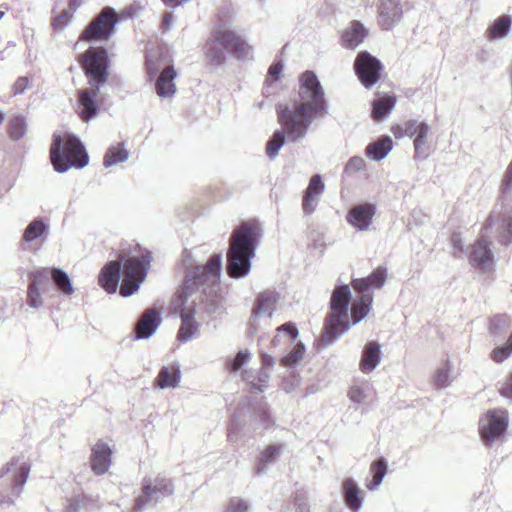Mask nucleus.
Wrapping results in <instances>:
<instances>
[{
  "label": "nucleus",
  "instance_id": "1",
  "mask_svg": "<svg viewBox=\"0 0 512 512\" xmlns=\"http://www.w3.org/2000/svg\"><path fill=\"white\" fill-rule=\"evenodd\" d=\"M298 98L292 106L279 105L277 115L282 130H276L266 144V153L274 159L285 143V137L291 142L305 138L312 123L328 114V102L324 89L316 74L304 72L300 77Z\"/></svg>",
  "mask_w": 512,
  "mask_h": 512
},
{
  "label": "nucleus",
  "instance_id": "2",
  "mask_svg": "<svg viewBox=\"0 0 512 512\" xmlns=\"http://www.w3.org/2000/svg\"><path fill=\"white\" fill-rule=\"evenodd\" d=\"M152 260L151 253L146 251L141 257L121 258L119 261L106 263L99 274V285L109 294L115 293L123 274L120 294L128 297L138 291L140 284L145 280Z\"/></svg>",
  "mask_w": 512,
  "mask_h": 512
},
{
  "label": "nucleus",
  "instance_id": "3",
  "mask_svg": "<svg viewBox=\"0 0 512 512\" xmlns=\"http://www.w3.org/2000/svg\"><path fill=\"white\" fill-rule=\"evenodd\" d=\"M262 236V230L256 220L242 222L233 230L227 252L226 270L232 278H243L251 270V260Z\"/></svg>",
  "mask_w": 512,
  "mask_h": 512
},
{
  "label": "nucleus",
  "instance_id": "4",
  "mask_svg": "<svg viewBox=\"0 0 512 512\" xmlns=\"http://www.w3.org/2000/svg\"><path fill=\"white\" fill-rule=\"evenodd\" d=\"M84 67L89 79L90 89L79 91L78 115L88 122L95 118L99 112L96 101L100 87L107 81V51L103 47H91L84 54Z\"/></svg>",
  "mask_w": 512,
  "mask_h": 512
},
{
  "label": "nucleus",
  "instance_id": "5",
  "mask_svg": "<svg viewBox=\"0 0 512 512\" xmlns=\"http://www.w3.org/2000/svg\"><path fill=\"white\" fill-rule=\"evenodd\" d=\"M50 159L58 173H64L71 167L83 168L88 164V154L84 145L72 134H53Z\"/></svg>",
  "mask_w": 512,
  "mask_h": 512
},
{
  "label": "nucleus",
  "instance_id": "6",
  "mask_svg": "<svg viewBox=\"0 0 512 512\" xmlns=\"http://www.w3.org/2000/svg\"><path fill=\"white\" fill-rule=\"evenodd\" d=\"M351 291L348 285L336 287L330 299L331 314L326 322V330L322 336L325 345H331L339 336L349 329L348 307Z\"/></svg>",
  "mask_w": 512,
  "mask_h": 512
},
{
  "label": "nucleus",
  "instance_id": "7",
  "mask_svg": "<svg viewBox=\"0 0 512 512\" xmlns=\"http://www.w3.org/2000/svg\"><path fill=\"white\" fill-rule=\"evenodd\" d=\"M30 472V465L22 458L10 461L0 473V505H13L20 496Z\"/></svg>",
  "mask_w": 512,
  "mask_h": 512
},
{
  "label": "nucleus",
  "instance_id": "8",
  "mask_svg": "<svg viewBox=\"0 0 512 512\" xmlns=\"http://www.w3.org/2000/svg\"><path fill=\"white\" fill-rule=\"evenodd\" d=\"M221 270V254L211 256L205 265H198L193 270H190L179 294L181 303H184L192 295L193 291L200 286H213L217 283Z\"/></svg>",
  "mask_w": 512,
  "mask_h": 512
},
{
  "label": "nucleus",
  "instance_id": "9",
  "mask_svg": "<svg viewBox=\"0 0 512 512\" xmlns=\"http://www.w3.org/2000/svg\"><path fill=\"white\" fill-rule=\"evenodd\" d=\"M509 416L504 409L488 410L479 420L480 437L484 446L493 447L504 440Z\"/></svg>",
  "mask_w": 512,
  "mask_h": 512
},
{
  "label": "nucleus",
  "instance_id": "10",
  "mask_svg": "<svg viewBox=\"0 0 512 512\" xmlns=\"http://www.w3.org/2000/svg\"><path fill=\"white\" fill-rule=\"evenodd\" d=\"M174 485L172 481L162 475L155 479L144 478L142 483V494L135 499L134 511L138 512L147 505L155 504L161 499L172 495Z\"/></svg>",
  "mask_w": 512,
  "mask_h": 512
},
{
  "label": "nucleus",
  "instance_id": "11",
  "mask_svg": "<svg viewBox=\"0 0 512 512\" xmlns=\"http://www.w3.org/2000/svg\"><path fill=\"white\" fill-rule=\"evenodd\" d=\"M118 22L116 11L112 7H104L87 25L80 38L88 42L107 40L114 34Z\"/></svg>",
  "mask_w": 512,
  "mask_h": 512
},
{
  "label": "nucleus",
  "instance_id": "12",
  "mask_svg": "<svg viewBox=\"0 0 512 512\" xmlns=\"http://www.w3.org/2000/svg\"><path fill=\"white\" fill-rule=\"evenodd\" d=\"M228 28L219 25L216 26L204 46L205 58L210 66L220 67L226 61L227 53H230L228 45Z\"/></svg>",
  "mask_w": 512,
  "mask_h": 512
},
{
  "label": "nucleus",
  "instance_id": "13",
  "mask_svg": "<svg viewBox=\"0 0 512 512\" xmlns=\"http://www.w3.org/2000/svg\"><path fill=\"white\" fill-rule=\"evenodd\" d=\"M357 77L366 88H371L380 78L381 62L367 51L360 52L354 62Z\"/></svg>",
  "mask_w": 512,
  "mask_h": 512
},
{
  "label": "nucleus",
  "instance_id": "14",
  "mask_svg": "<svg viewBox=\"0 0 512 512\" xmlns=\"http://www.w3.org/2000/svg\"><path fill=\"white\" fill-rule=\"evenodd\" d=\"M403 9L400 0H379L378 23L384 30H390L400 22Z\"/></svg>",
  "mask_w": 512,
  "mask_h": 512
},
{
  "label": "nucleus",
  "instance_id": "15",
  "mask_svg": "<svg viewBox=\"0 0 512 512\" xmlns=\"http://www.w3.org/2000/svg\"><path fill=\"white\" fill-rule=\"evenodd\" d=\"M376 207L370 203L353 206L346 215V221L358 231H367L372 224Z\"/></svg>",
  "mask_w": 512,
  "mask_h": 512
},
{
  "label": "nucleus",
  "instance_id": "16",
  "mask_svg": "<svg viewBox=\"0 0 512 512\" xmlns=\"http://www.w3.org/2000/svg\"><path fill=\"white\" fill-rule=\"evenodd\" d=\"M484 230L486 234L497 233L498 241L502 245L508 246L512 242V215L508 213L495 219V215L492 213Z\"/></svg>",
  "mask_w": 512,
  "mask_h": 512
},
{
  "label": "nucleus",
  "instance_id": "17",
  "mask_svg": "<svg viewBox=\"0 0 512 512\" xmlns=\"http://www.w3.org/2000/svg\"><path fill=\"white\" fill-rule=\"evenodd\" d=\"M111 456L110 446L103 441H98L92 448L90 458L92 471L97 475L106 473L111 465Z\"/></svg>",
  "mask_w": 512,
  "mask_h": 512
},
{
  "label": "nucleus",
  "instance_id": "18",
  "mask_svg": "<svg viewBox=\"0 0 512 512\" xmlns=\"http://www.w3.org/2000/svg\"><path fill=\"white\" fill-rule=\"evenodd\" d=\"M341 492L344 502L351 512H359L362 509L364 501L363 491L354 479H344L341 485Z\"/></svg>",
  "mask_w": 512,
  "mask_h": 512
},
{
  "label": "nucleus",
  "instance_id": "19",
  "mask_svg": "<svg viewBox=\"0 0 512 512\" xmlns=\"http://www.w3.org/2000/svg\"><path fill=\"white\" fill-rule=\"evenodd\" d=\"M325 185L319 174H315L310 178L308 187L303 196V212L306 215L312 214L319 202V197L323 193Z\"/></svg>",
  "mask_w": 512,
  "mask_h": 512
},
{
  "label": "nucleus",
  "instance_id": "20",
  "mask_svg": "<svg viewBox=\"0 0 512 512\" xmlns=\"http://www.w3.org/2000/svg\"><path fill=\"white\" fill-rule=\"evenodd\" d=\"M381 362V345L377 341L368 342L362 350L359 369L364 374H370Z\"/></svg>",
  "mask_w": 512,
  "mask_h": 512
},
{
  "label": "nucleus",
  "instance_id": "21",
  "mask_svg": "<svg viewBox=\"0 0 512 512\" xmlns=\"http://www.w3.org/2000/svg\"><path fill=\"white\" fill-rule=\"evenodd\" d=\"M181 369L180 364L173 362L169 365H164L160 368V371L155 379V385L162 390L174 389L178 387L181 381Z\"/></svg>",
  "mask_w": 512,
  "mask_h": 512
},
{
  "label": "nucleus",
  "instance_id": "22",
  "mask_svg": "<svg viewBox=\"0 0 512 512\" xmlns=\"http://www.w3.org/2000/svg\"><path fill=\"white\" fill-rule=\"evenodd\" d=\"M161 323L159 313L154 309L146 310L136 325V339H148Z\"/></svg>",
  "mask_w": 512,
  "mask_h": 512
},
{
  "label": "nucleus",
  "instance_id": "23",
  "mask_svg": "<svg viewBox=\"0 0 512 512\" xmlns=\"http://www.w3.org/2000/svg\"><path fill=\"white\" fill-rule=\"evenodd\" d=\"M278 300L279 294L275 291L266 290L259 293L255 301L254 318L257 319L264 316L270 318Z\"/></svg>",
  "mask_w": 512,
  "mask_h": 512
},
{
  "label": "nucleus",
  "instance_id": "24",
  "mask_svg": "<svg viewBox=\"0 0 512 512\" xmlns=\"http://www.w3.org/2000/svg\"><path fill=\"white\" fill-rule=\"evenodd\" d=\"M387 278V270L383 267H378L368 277L361 279H354L352 286L354 290L360 293H370L371 288H381Z\"/></svg>",
  "mask_w": 512,
  "mask_h": 512
},
{
  "label": "nucleus",
  "instance_id": "25",
  "mask_svg": "<svg viewBox=\"0 0 512 512\" xmlns=\"http://www.w3.org/2000/svg\"><path fill=\"white\" fill-rule=\"evenodd\" d=\"M175 77L176 72L173 66H167L160 72L155 83V90L159 97L170 98L174 96L176 92Z\"/></svg>",
  "mask_w": 512,
  "mask_h": 512
},
{
  "label": "nucleus",
  "instance_id": "26",
  "mask_svg": "<svg viewBox=\"0 0 512 512\" xmlns=\"http://www.w3.org/2000/svg\"><path fill=\"white\" fill-rule=\"evenodd\" d=\"M470 263L474 267L481 269L489 268L492 265L493 254L486 241L480 239L472 246L470 252Z\"/></svg>",
  "mask_w": 512,
  "mask_h": 512
},
{
  "label": "nucleus",
  "instance_id": "27",
  "mask_svg": "<svg viewBox=\"0 0 512 512\" xmlns=\"http://www.w3.org/2000/svg\"><path fill=\"white\" fill-rule=\"evenodd\" d=\"M368 30L358 21H354L342 33L341 44L346 49L354 50L367 37Z\"/></svg>",
  "mask_w": 512,
  "mask_h": 512
},
{
  "label": "nucleus",
  "instance_id": "28",
  "mask_svg": "<svg viewBox=\"0 0 512 512\" xmlns=\"http://www.w3.org/2000/svg\"><path fill=\"white\" fill-rule=\"evenodd\" d=\"M240 377L249 385L252 392H264L268 387L270 373L265 369L258 371L244 369L241 371Z\"/></svg>",
  "mask_w": 512,
  "mask_h": 512
},
{
  "label": "nucleus",
  "instance_id": "29",
  "mask_svg": "<svg viewBox=\"0 0 512 512\" xmlns=\"http://www.w3.org/2000/svg\"><path fill=\"white\" fill-rule=\"evenodd\" d=\"M298 329L294 323L288 322L277 328V334L272 340L274 348L290 347L298 337Z\"/></svg>",
  "mask_w": 512,
  "mask_h": 512
},
{
  "label": "nucleus",
  "instance_id": "30",
  "mask_svg": "<svg viewBox=\"0 0 512 512\" xmlns=\"http://www.w3.org/2000/svg\"><path fill=\"white\" fill-rule=\"evenodd\" d=\"M372 300L371 293H362L358 299L354 300L351 307L352 324L359 323L367 316L371 309Z\"/></svg>",
  "mask_w": 512,
  "mask_h": 512
},
{
  "label": "nucleus",
  "instance_id": "31",
  "mask_svg": "<svg viewBox=\"0 0 512 512\" xmlns=\"http://www.w3.org/2000/svg\"><path fill=\"white\" fill-rule=\"evenodd\" d=\"M392 146V139L389 136H384L366 147V155L372 160L380 161L388 155Z\"/></svg>",
  "mask_w": 512,
  "mask_h": 512
},
{
  "label": "nucleus",
  "instance_id": "32",
  "mask_svg": "<svg viewBox=\"0 0 512 512\" xmlns=\"http://www.w3.org/2000/svg\"><path fill=\"white\" fill-rule=\"evenodd\" d=\"M181 327L178 332V340L185 343L193 339L199 333L198 324L193 319V313L182 312L181 313Z\"/></svg>",
  "mask_w": 512,
  "mask_h": 512
},
{
  "label": "nucleus",
  "instance_id": "33",
  "mask_svg": "<svg viewBox=\"0 0 512 512\" xmlns=\"http://www.w3.org/2000/svg\"><path fill=\"white\" fill-rule=\"evenodd\" d=\"M512 17L510 15H502L498 17L492 25L487 29V37L489 40H497L506 37L511 29Z\"/></svg>",
  "mask_w": 512,
  "mask_h": 512
},
{
  "label": "nucleus",
  "instance_id": "34",
  "mask_svg": "<svg viewBox=\"0 0 512 512\" xmlns=\"http://www.w3.org/2000/svg\"><path fill=\"white\" fill-rule=\"evenodd\" d=\"M284 444H272L265 448L261 453L256 473L262 474L267 470V466L276 462L284 450Z\"/></svg>",
  "mask_w": 512,
  "mask_h": 512
},
{
  "label": "nucleus",
  "instance_id": "35",
  "mask_svg": "<svg viewBox=\"0 0 512 512\" xmlns=\"http://www.w3.org/2000/svg\"><path fill=\"white\" fill-rule=\"evenodd\" d=\"M395 104V96H384L374 100L372 102V118L378 121L383 120L390 114Z\"/></svg>",
  "mask_w": 512,
  "mask_h": 512
},
{
  "label": "nucleus",
  "instance_id": "36",
  "mask_svg": "<svg viewBox=\"0 0 512 512\" xmlns=\"http://www.w3.org/2000/svg\"><path fill=\"white\" fill-rule=\"evenodd\" d=\"M226 39L228 40L230 53H233L237 58H246L252 52V46L229 28L228 38Z\"/></svg>",
  "mask_w": 512,
  "mask_h": 512
},
{
  "label": "nucleus",
  "instance_id": "37",
  "mask_svg": "<svg viewBox=\"0 0 512 512\" xmlns=\"http://www.w3.org/2000/svg\"><path fill=\"white\" fill-rule=\"evenodd\" d=\"M388 464L386 459L379 458L371 464L370 471L372 473V480L366 484L367 489L370 491L377 490L382 483L385 475L387 474Z\"/></svg>",
  "mask_w": 512,
  "mask_h": 512
},
{
  "label": "nucleus",
  "instance_id": "38",
  "mask_svg": "<svg viewBox=\"0 0 512 512\" xmlns=\"http://www.w3.org/2000/svg\"><path fill=\"white\" fill-rule=\"evenodd\" d=\"M49 226L40 218L31 221L23 233L25 242H32L48 233Z\"/></svg>",
  "mask_w": 512,
  "mask_h": 512
},
{
  "label": "nucleus",
  "instance_id": "39",
  "mask_svg": "<svg viewBox=\"0 0 512 512\" xmlns=\"http://www.w3.org/2000/svg\"><path fill=\"white\" fill-rule=\"evenodd\" d=\"M129 157L128 151L123 147V144H118L117 146H111L107 149L104 159L103 165L106 168L112 167L116 164L125 162Z\"/></svg>",
  "mask_w": 512,
  "mask_h": 512
},
{
  "label": "nucleus",
  "instance_id": "40",
  "mask_svg": "<svg viewBox=\"0 0 512 512\" xmlns=\"http://www.w3.org/2000/svg\"><path fill=\"white\" fill-rule=\"evenodd\" d=\"M51 278L56 285V287L65 295H72L74 293V288L71 282V279L67 272H65L61 268H52L51 269Z\"/></svg>",
  "mask_w": 512,
  "mask_h": 512
},
{
  "label": "nucleus",
  "instance_id": "41",
  "mask_svg": "<svg viewBox=\"0 0 512 512\" xmlns=\"http://www.w3.org/2000/svg\"><path fill=\"white\" fill-rule=\"evenodd\" d=\"M28 286L41 290L43 293L51 286V269L42 268L31 272Z\"/></svg>",
  "mask_w": 512,
  "mask_h": 512
},
{
  "label": "nucleus",
  "instance_id": "42",
  "mask_svg": "<svg viewBox=\"0 0 512 512\" xmlns=\"http://www.w3.org/2000/svg\"><path fill=\"white\" fill-rule=\"evenodd\" d=\"M512 324V319L506 314H498L490 319L489 333L493 337L502 336Z\"/></svg>",
  "mask_w": 512,
  "mask_h": 512
},
{
  "label": "nucleus",
  "instance_id": "43",
  "mask_svg": "<svg viewBox=\"0 0 512 512\" xmlns=\"http://www.w3.org/2000/svg\"><path fill=\"white\" fill-rule=\"evenodd\" d=\"M291 346L290 352L280 360L281 364L285 367H296L304 356L305 346L302 342L295 341Z\"/></svg>",
  "mask_w": 512,
  "mask_h": 512
},
{
  "label": "nucleus",
  "instance_id": "44",
  "mask_svg": "<svg viewBox=\"0 0 512 512\" xmlns=\"http://www.w3.org/2000/svg\"><path fill=\"white\" fill-rule=\"evenodd\" d=\"M252 353L248 349L240 350L232 359L228 360L226 368L231 374L239 372L252 359Z\"/></svg>",
  "mask_w": 512,
  "mask_h": 512
},
{
  "label": "nucleus",
  "instance_id": "45",
  "mask_svg": "<svg viewBox=\"0 0 512 512\" xmlns=\"http://www.w3.org/2000/svg\"><path fill=\"white\" fill-rule=\"evenodd\" d=\"M452 370L453 365L449 361H446L445 364L436 371L434 385L438 389H444L453 382L454 378L451 375Z\"/></svg>",
  "mask_w": 512,
  "mask_h": 512
},
{
  "label": "nucleus",
  "instance_id": "46",
  "mask_svg": "<svg viewBox=\"0 0 512 512\" xmlns=\"http://www.w3.org/2000/svg\"><path fill=\"white\" fill-rule=\"evenodd\" d=\"M27 130V119L25 116L18 115L11 119L9 136L13 141L22 139L26 135Z\"/></svg>",
  "mask_w": 512,
  "mask_h": 512
},
{
  "label": "nucleus",
  "instance_id": "47",
  "mask_svg": "<svg viewBox=\"0 0 512 512\" xmlns=\"http://www.w3.org/2000/svg\"><path fill=\"white\" fill-rule=\"evenodd\" d=\"M430 127L427 123H423L422 127L418 133L414 136V149L416 157H426L428 151L427 145V135L429 133Z\"/></svg>",
  "mask_w": 512,
  "mask_h": 512
},
{
  "label": "nucleus",
  "instance_id": "48",
  "mask_svg": "<svg viewBox=\"0 0 512 512\" xmlns=\"http://www.w3.org/2000/svg\"><path fill=\"white\" fill-rule=\"evenodd\" d=\"M369 392V385H353L349 390V398L355 404H362L366 401Z\"/></svg>",
  "mask_w": 512,
  "mask_h": 512
},
{
  "label": "nucleus",
  "instance_id": "49",
  "mask_svg": "<svg viewBox=\"0 0 512 512\" xmlns=\"http://www.w3.org/2000/svg\"><path fill=\"white\" fill-rule=\"evenodd\" d=\"M224 512H250V505L242 498L232 497L226 505Z\"/></svg>",
  "mask_w": 512,
  "mask_h": 512
},
{
  "label": "nucleus",
  "instance_id": "50",
  "mask_svg": "<svg viewBox=\"0 0 512 512\" xmlns=\"http://www.w3.org/2000/svg\"><path fill=\"white\" fill-rule=\"evenodd\" d=\"M512 354V345L507 341L505 345L497 346L491 352V359L496 363H501Z\"/></svg>",
  "mask_w": 512,
  "mask_h": 512
},
{
  "label": "nucleus",
  "instance_id": "51",
  "mask_svg": "<svg viewBox=\"0 0 512 512\" xmlns=\"http://www.w3.org/2000/svg\"><path fill=\"white\" fill-rule=\"evenodd\" d=\"M146 69L150 79L156 77L160 69L159 56L156 53L149 52L146 55Z\"/></svg>",
  "mask_w": 512,
  "mask_h": 512
},
{
  "label": "nucleus",
  "instance_id": "52",
  "mask_svg": "<svg viewBox=\"0 0 512 512\" xmlns=\"http://www.w3.org/2000/svg\"><path fill=\"white\" fill-rule=\"evenodd\" d=\"M42 293L41 290L28 286L26 303L32 308H41L43 305Z\"/></svg>",
  "mask_w": 512,
  "mask_h": 512
},
{
  "label": "nucleus",
  "instance_id": "53",
  "mask_svg": "<svg viewBox=\"0 0 512 512\" xmlns=\"http://www.w3.org/2000/svg\"><path fill=\"white\" fill-rule=\"evenodd\" d=\"M284 512H310V506L304 497L297 496L294 502L287 507Z\"/></svg>",
  "mask_w": 512,
  "mask_h": 512
},
{
  "label": "nucleus",
  "instance_id": "54",
  "mask_svg": "<svg viewBox=\"0 0 512 512\" xmlns=\"http://www.w3.org/2000/svg\"><path fill=\"white\" fill-rule=\"evenodd\" d=\"M451 243L453 246V255L457 258H462L466 254L464 250V242L461 234L454 232L451 236Z\"/></svg>",
  "mask_w": 512,
  "mask_h": 512
},
{
  "label": "nucleus",
  "instance_id": "55",
  "mask_svg": "<svg viewBox=\"0 0 512 512\" xmlns=\"http://www.w3.org/2000/svg\"><path fill=\"white\" fill-rule=\"evenodd\" d=\"M500 189L504 194H509L512 191V161L508 164L503 174Z\"/></svg>",
  "mask_w": 512,
  "mask_h": 512
},
{
  "label": "nucleus",
  "instance_id": "56",
  "mask_svg": "<svg viewBox=\"0 0 512 512\" xmlns=\"http://www.w3.org/2000/svg\"><path fill=\"white\" fill-rule=\"evenodd\" d=\"M72 13L68 10H64L53 21V26L56 30H64L72 19Z\"/></svg>",
  "mask_w": 512,
  "mask_h": 512
},
{
  "label": "nucleus",
  "instance_id": "57",
  "mask_svg": "<svg viewBox=\"0 0 512 512\" xmlns=\"http://www.w3.org/2000/svg\"><path fill=\"white\" fill-rule=\"evenodd\" d=\"M423 123L424 122H419L417 120H408L403 124L401 129L403 130L404 135L412 138L418 133Z\"/></svg>",
  "mask_w": 512,
  "mask_h": 512
},
{
  "label": "nucleus",
  "instance_id": "58",
  "mask_svg": "<svg viewBox=\"0 0 512 512\" xmlns=\"http://www.w3.org/2000/svg\"><path fill=\"white\" fill-rule=\"evenodd\" d=\"M29 86H30L29 78L25 77V76H21L15 81V83L13 85V94L14 95L23 94Z\"/></svg>",
  "mask_w": 512,
  "mask_h": 512
},
{
  "label": "nucleus",
  "instance_id": "59",
  "mask_svg": "<svg viewBox=\"0 0 512 512\" xmlns=\"http://www.w3.org/2000/svg\"><path fill=\"white\" fill-rule=\"evenodd\" d=\"M365 161L361 157H352L349 159V161L346 164V171L348 172H357L364 168Z\"/></svg>",
  "mask_w": 512,
  "mask_h": 512
},
{
  "label": "nucleus",
  "instance_id": "60",
  "mask_svg": "<svg viewBox=\"0 0 512 512\" xmlns=\"http://www.w3.org/2000/svg\"><path fill=\"white\" fill-rule=\"evenodd\" d=\"M174 23V17L172 13L166 12L163 14L162 22H161V28L163 32H167L171 29Z\"/></svg>",
  "mask_w": 512,
  "mask_h": 512
},
{
  "label": "nucleus",
  "instance_id": "61",
  "mask_svg": "<svg viewBox=\"0 0 512 512\" xmlns=\"http://www.w3.org/2000/svg\"><path fill=\"white\" fill-rule=\"evenodd\" d=\"M281 71H282V65L280 63L272 64L268 70L267 81H269L270 79L272 81L276 80L278 78V76L280 75Z\"/></svg>",
  "mask_w": 512,
  "mask_h": 512
},
{
  "label": "nucleus",
  "instance_id": "62",
  "mask_svg": "<svg viewBox=\"0 0 512 512\" xmlns=\"http://www.w3.org/2000/svg\"><path fill=\"white\" fill-rule=\"evenodd\" d=\"M259 417L262 420V425L265 428L272 424V420L270 418V412L267 409H265V408L260 409L259 410Z\"/></svg>",
  "mask_w": 512,
  "mask_h": 512
},
{
  "label": "nucleus",
  "instance_id": "63",
  "mask_svg": "<svg viewBox=\"0 0 512 512\" xmlns=\"http://www.w3.org/2000/svg\"><path fill=\"white\" fill-rule=\"evenodd\" d=\"M275 364V358L267 353L262 354V368L267 370L269 367H273Z\"/></svg>",
  "mask_w": 512,
  "mask_h": 512
},
{
  "label": "nucleus",
  "instance_id": "64",
  "mask_svg": "<svg viewBox=\"0 0 512 512\" xmlns=\"http://www.w3.org/2000/svg\"><path fill=\"white\" fill-rule=\"evenodd\" d=\"M80 5L81 0H69V7L72 10V12L76 11Z\"/></svg>",
  "mask_w": 512,
  "mask_h": 512
}]
</instances>
